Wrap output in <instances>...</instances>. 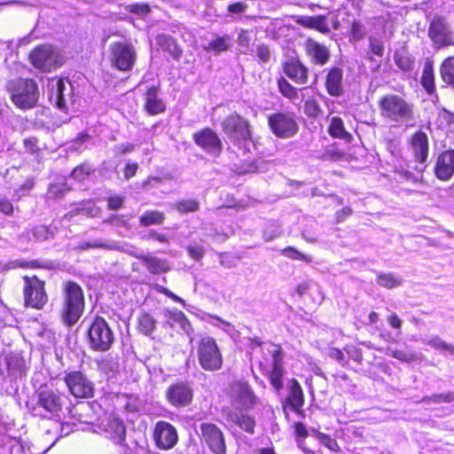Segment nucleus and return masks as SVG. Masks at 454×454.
Masks as SVG:
<instances>
[{
  "label": "nucleus",
  "mask_w": 454,
  "mask_h": 454,
  "mask_svg": "<svg viewBox=\"0 0 454 454\" xmlns=\"http://www.w3.org/2000/svg\"><path fill=\"white\" fill-rule=\"evenodd\" d=\"M232 403L240 410H250L258 402L251 386L246 381H237L231 386Z\"/></svg>",
  "instance_id": "nucleus-14"
},
{
  "label": "nucleus",
  "mask_w": 454,
  "mask_h": 454,
  "mask_svg": "<svg viewBox=\"0 0 454 454\" xmlns=\"http://www.w3.org/2000/svg\"><path fill=\"white\" fill-rule=\"evenodd\" d=\"M201 437L208 448L215 454H225L226 446L223 434L221 429L213 423L204 422L200 426Z\"/></svg>",
  "instance_id": "nucleus-15"
},
{
  "label": "nucleus",
  "mask_w": 454,
  "mask_h": 454,
  "mask_svg": "<svg viewBox=\"0 0 454 454\" xmlns=\"http://www.w3.org/2000/svg\"><path fill=\"white\" fill-rule=\"evenodd\" d=\"M156 43L163 51H168L175 59H178L182 55V50L174 38L168 35L160 34L157 35Z\"/></svg>",
  "instance_id": "nucleus-34"
},
{
  "label": "nucleus",
  "mask_w": 454,
  "mask_h": 454,
  "mask_svg": "<svg viewBox=\"0 0 454 454\" xmlns=\"http://www.w3.org/2000/svg\"><path fill=\"white\" fill-rule=\"evenodd\" d=\"M421 84L427 93L433 94L435 91L434 68L430 61H427L424 65Z\"/></svg>",
  "instance_id": "nucleus-36"
},
{
  "label": "nucleus",
  "mask_w": 454,
  "mask_h": 454,
  "mask_svg": "<svg viewBox=\"0 0 454 454\" xmlns=\"http://www.w3.org/2000/svg\"><path fill=\"white\" fill-rule=\"evenodd\" d=\"M303 46L311 64L323 67L329 62L331 52L325 44L309 37L305 40Z\"/></svg>",
  "instance_id": "nucleus-21"
},
{
  "label": "nucleus",
  "mask_w": 454,
  "mask_h": 454,
  "mask_svg": "<svg viewBox=\"0 0 454 454\" xmlns=\"http://www.w3.org/2000/svg\"><path fill=\"white\" fill-rule=\"evenodd\" d=\"M63 399L60 394L47 386L41 387L35 395V402H27V406L33 416L50 418L58 416L63 407Z\"/></svg>",
  "instance_id": "nucleus-4"
},
{
  "label": "nucleus",
  "mask_w": 454,
  "mask_h": 454,
  "mask_svg": "<svg viewBox=\"0 0 454 454\" xmlns=\"http://www.w3.org/2000/svg\"><path fill=\"white\" fill-rule=\"evenodd\" d=\"M105 222L109 223L116 227H124L127 229L129 228V223L128 220L125 219L124 215H113Z\"/></svg>",
  "instance_id": "nucleus-59"
},
{
  "label": "nucleus",
  "mask_w": 454,
  "mask_h": 454,
  "mask_svg": "<svg viewBox=\"0 0 454 454\" xmlns=\"http://www.w3.org/2000/svg\"><path fill=\"white\" fill-rule=\"evenodd\" d=\"M171 207L180 214H187L198 211L200 208V202L193 199L182 200L176 201Z\"/></svg>",
  "instance_id": "nucleus-43"
},
{
  "label": "nucleus",
  "mask_w": 454,
  "mask_h": 454,
  "mask_svg": "<svg viewBox=\"0 0 454 454\" xmlns=\"http://www.w3.org/2000/svg\"><path fill=\"white\" fill-rule=\"evenodd\" d=\"M268 352L271 356V370L268 372V377L271 386L279 391L283 388L282 378L285 373L283 351L279 346L270 344Z\"/></svg>",
  "instance_id": "nucleus-18"
},
{
  "label": "nucleus",
  "mask_w": 454,
  "mask_h": 454,
  "mask_svg": "<svg viewBox=\"0 0 454 454\" xmlns=\"http://www.w3.org/2000/svg\"><path fill=\"white\" fill-rule=\"evenodd\" d=\"M200 366L206 371H217L222 367L223 357L214 338L202 337L197 348Z\"/></svg>",
  "instance_id": "nucleus-7"
},
{
  "label": "nucleus",
  "mask_w": 454,
  "mask_h": 454,
  "mask_svg": "<svg viewBox=\"0 0 454 454\" xmlns=\"http://www.w3.org/2000/svg\"><path fill=\"white\" fill-rule=\"evenodd\" d=\"M287 402L291 408L295 412H297L298 414L302 413L301 408L304 404L303 391L301 389V385L295 379H292L290 382L289 395L287 397Z\"/></svg>",
  "instance_id": "nucleus-30"
},
{
  "label": "nucleus",
  "mask_w": 454,
  "mask_h": 454,
  "mask_svg": "<svg viewBox=\"0 0 454 454\" xmlns=\"http://www.w3.org/2000/svg\"><path fill=\"white\" fill-rule=\"evenodd\" d=\"M222 130L229 140L242 152L243 155L256 149L252 138L251 126L247 120L237 113L228 115L223 121Z\"/></svg>",
  "instance_id": "nucleus-1"
},
{
  "label": "nucleus",
  "mask_w": 454,
  "mask_h": 454,
  "mask_svg": "<svg viewBox=\"0 0 454 454\" xmlns=\"http://www.w3.org/2000/svg\"><path fill=\"white\" fill-rule=\"evenodd\" d=\"M166 324L170 327H174L176 324L179 325L183 329H185V325H188V320L185 315L180 310H168L166 309L163 313Z\"/></svg>",
  "instance_id": "nucleus-39"
},
{
  "label": "nucleus",
  "mask_w": 454,
  "mask_h": 454,
  "mask_svg": "<svg viewBox=\"0 0 454 454\" xmlns=\"http://www.w3.org/2000/svg\"><path fill=\"white\" fill-rule=\"evenodd\" d=\"M304 111L310 117H317L322 112L319 104L315 99H309L305 102Z\"/></svg>",
  "instance_id": "nucleus-53"
},
{
  "label": "nucleus",
  "mask_w": 454,
  "mask_h": 454,
  "mask_svg": "<svg viewBox=\"0 0 454 454\" xmlns=\"http://www.w3.org/2000/svg\"><path fill=\"white\" fill-rule=\"evenodd\" d=\"M282 254L293 260H300L306 262H310L312 261L310 256L306 255L291 247L283 249Z\"/></svg>",
  "instance_id": "nucleus-51"
},
{
  "label": "nucleus",
  "mask_w": 454,
  "mask_h": 454,
  "mask_svg": "<svg viewBox=\"0 0 454 454\" xmlns=\"http://www.w3.org/2000/svg\"><path fill=\"white\" fill-rule=\"evenodd\" d=\"M33 66L44 72H51L64 64L60 51L50 44H43L33 50L29 55Z\"/></svg>",
  "instance_id": "nucleus-6"
},
{
  "label": "nucleus",
  "mask_w": 454,
  "mask_h": 454,
  "mask_svg": "<svg viewBox=\"0 0 454 454\" xmlns=\"http://www.w3.org/2000/svg\"><path fill=\"white\" fill-rule=\"evenodd\" d=\"M391 356L403 362H412L418 358V355L415 353H408L401 350L394 349L391 350Z\"/></svg>",
  "instance_id": "nucleus-58"
},
{
  "label": "nucleus",
  "mask_w": 454,
  "mask_h": 454,
  "mask_svg": "<svg viewBox=\"0 0 454 454\" xmlns=\"http://www.w3.org/2000/svg\"><path fill=\"white\" fill-rule=\"evenodd\" d=\"M428 37L434 49H442L454 44L453 32L446 19L442 16H434L430 21Z\"/></svg>",
  "instance_id": "nucleus-11"
},
{
  "label": "nucleus",
  "mask_w": 454,
  "mask_h": 454,
  "mask_svg": "<svg viewBox=\"0 0 454 454\" xmlns=\"http://www.w3.org/2000/svg\"><path fill=\"white\" fill-rule=\"evenodd\" d=\"M285 74L298 84H305L309 78L308 67L298 59L292 57L283 67Z\"/></svg>",
  "instance_id": "nucleus-22"
},
{
  "label": "nucleus",
  "mask_w": 454,
  "mask_h": 454,
  "mask_svg": "<svg viewBox=\"0 0 454 454\" xmlns=\"http://www.w3.org/2000/svg\"><path fill=\"white\" fill-rule=\"evenodd\" d=\"M93 172H94V168L90 164L82 163L80 166L76 167L73 170L71 175L74 179H75L79 182H82Z\"/></svg>",
  "instance_id": "nucleus-47"
},
{
  "label": "nucleus",
  "mask_w": 454,
  "mask_h": 454,
  "mask_svg": "<svg viewBox=\"0 0 454 454\" xmlns=\"http://www.w3.org/2000/svg\"><path fill=\"white\" fill-rule=\"evenodd\" d=\"M454 402V391H450L443 394H434L430 396H424L421 403H442Z\"/></svg>",
  "instance_id": "nucleus-45"
},
{
  "label": "nucleus",
  "mask_w": 454,
  "mask_h": 454,
  "mask_svg": "<svg viewBox=\"0 0 454 454\" xmlns=\"http://www.w3.org/2000/svg\"><path fill=\"white\" fill-rule=\"evenodd\" d=\"M394 62L403 72H410L415 66V58L403 47L395 51Z\"/></svg>",
  "instance_id": "nucleus-32"
},
{
  "label": "nucleus",
  "mask_w": 454,
  "mask_h": 454,
  "mask_svg": "<svg viewBox=\"0 0 454 454\" xmlns=\"http://www.w3.org/2000/svg\"><path fill=\"white\" fill-rule=\"evenodd\" d=\"M424 342L435 349L448 351L450 354L454 355V345L445 342L439 336H434L427 340H424Z\"/></svg>",
  "instance_id": "nucleus-46"
},
{
  "label": "nucleus",
  "mask_w": 454,
  "mask_h": 454,
  "mask_svg": "<svg viewBox=\"0 0 454 454\" xmlns=\"http://www.w3.org/2000/svg\"><path fill=\"white\" fill-rule=\"evenodd\" d=\"M192 395V388L184 382L172 384L166 392L167 400L175 407H184L190 404Z\"/></svg>",
  "instance_id": "nucleus-20"
},
{
  "label": "nucleus",
  "mask_w": 454,
  "mask_h": 454,
  "mask_svg": "<svg viewBox=\"0 0 454 454\" xmlns=\"http://www.w3.org/2000/svg\"><path fill=\"white\" fill-rule=\"evenodd\" d=\"M250 40H251V38L248 35V32L247 30L241 29L239 31V33L238 35V38H237L238 45L240 48L247 50L249 47Z\"/></svg>",
  "instance_id": "nucleus-61"
},
{
  "label": "nucleus",
  "mask_w": 454,
  "mask_h": 454,
  "mask_svg": "<svg viewBox=\"0 0 454 454\" xmlns=\"http://www.w3.org/2000/svg\"><path fill=\"white\" fill-rule=\"evenodd\" d=\"M91 247L92 248H102L106 250H113V249H120L121 248V243L115 240H109V241H102V240H94L91 241Z\"/></svg>",
  "instance_id": "nucleus-56"
},
{
  "label": "nucleus",
  "mask_w": 454,
  "mask_h": 454,
  "mask_svg": "<svg viewBox=\"0 0 454 454\" xmlns=\"http://www.w3.org/2000/svg\"><path fill=\"white\" fill-rule=\"evenodd\" d=\"M186 251L189 256L195 261H200L205 254L204 247L198 244L188 245L186 247Z\"/></svg>",
  "instance_id": "nucleus-54"
},
{
  "label": "nucleus",
  "mask_w": 454,
  "mask_h": 454,
  "mask_svg": "<svg viewBox=\"0 0 454 454\" xmlns=\"http://www.w3.org/2000/svg\"><path fill=\"white\" fill-rule=\"evenodd\" d=\"M27 364L20 353H9L0 356V373L11 380L21 377L26 373Z\"/></svg>",
  "instance_id": "nucleus-16"
},
{
  "label": "nucleus",
  "mask_w": 454,
  "mask_h": 454,
  "mask_svg": "<svg viewBox=\"0 0 454 454\" xmlns=\"http://www.w3.org/2000/svg\"><path fill=\"white\" fill-rule=\"evenodd\" d=\"M248 5L245 2H236L227 6V11L231 14L245 12Z\"/></svg>",
  "instance_id": "nucleus-62"
},
{
  "label": "nucleus",
  "mask_w": 454,
  "mask_h": 454,
  "mask_svg": "<svg viewBox=\"0 0 454 454\" xmlns=\"http://www.w3.org/2000/svg\"><path fill=\"white\" fill-rule=\"evenodd\" d=\"M278 87L279 92L284 97L292 100L293 102L300 99L298 90L295 89L284 77H281L278 80Z\"/></svg>",
  "instance_id": "nucleus-40"
},
{
  "label": "nucleus",
  "mask_w": 454,
  "mask_h": 454,
  "mask_svg": "<svg viewBox=\"0 0 454 454\" xmlns=\"http://www.w3.org/2000/svg\"><path fill=\"white\" fill-rule=\"evenodd\" d=\"M156 320L148 313H143L137 317V328L145 335L151 334L155 329Z\"/></svg>",
  "instance_id": "nucleus-41"
},
{
  "label": "nucleus",
  "mask_w": 454,
  "mask_h": 454,
  "mask_svg": "<svg viewBox=\"0 0 454 454\" xmlns=\"http://www.w3.org/2000/svg\"><path fill=\"white\" fill-rule=\"evenodd\" d=\"M141 261L147 270L153 274L167 272L170 269L169 264L166 260H161L149 254H143Z\"/></svg>",
  "instance_id": "nucleus-33"
},
{
  "label": "nucleus",
  "mask_w": 454,
  "mask_h": 454,
  "mask_svg": "<svg viewBox=\"0 0 454 454\" xmlns=\"http://www.w3.org/2000/svg\"><path fill=\"white\" fill-rule=\"evenodd\" d=\"M145 107L150 114H158L165 111V105L158 97V88L153 86L145 93Z\"/></svg>",
  "instance_id": "nucleus-31"
},
{
  "label": "nucleus",
  "mask_w": 454,
  "mask_h": 454,
  "mask_svg": "<svg viewBox=\"0 0 454 454\" xmlns=\"http://www.w3.org/2000/svg\"><path fill=\"white\" fill-rule=\"evenodd\" d=\"M369 50L370 52L377 57H383L385 52V46L382 41L375 36L369 37Z\"/></svg>",
  "instance_id": "nucleus-50"
},
{
  "label": "nucleus",
  "mask_w": 454,
  "mask_h": 454,
  "mask_svg": "<svg viewBox=\"0 0 454 454\" xmlns=\"http://www.w3.org/2000/svg\"><path fill=\"white\" fill-rule=\"evenodd\" d=\"M111 62L121 71L130 70L137 59L136 50L131 43L117 42L110 45Z\"/></svg>",
  "instance_id": "nucleus-10"
},
{
  "label": "nucleus",
  "mask_w": 454,
  "mask_h": 454,
  "mask_svg": "<svg viewBox=\"0 0 454 454\" xmlns=\"http://www.w3.org/2000/svg\"><path fill=\"white\" fill-rule=\"evenodd\" d=\"M128 10L130 12L138 14V15H145L150 12V7L147 4H131L128 7Z\"/></svg>",
  "instance_id": "nucleus-64"
},
{
  "label": "nucleus",
  "mask_w": 454,
  "mask_h": 454,
  "mask_svg": "<svg viewBox=\"0 0 454 454\" xmlns=\"http://www.w3.org/2000/svg\"><path fill=\"white\" fill-rule=\"evenodd\" d=\"M325 86L327 93L332 97L343 95V70L339 67L329 69L325 75Z\"/></svg>",
  "instance_id": "nucleus-24"
},
{
  "label": "nucleus",
  "mask_w": 454,
  "mask_h": 454,
  "mask_svg": "<svg viewBox=\"0 0 454 454\" xmlns=\"http://www.w3.org/2000/svg\"><path fill=\"white\" fill-rule=\"evenodd\" d=\"M33 237L35 240H46L52 237L50 229L44 225H38L29 231V238Z\"/></svg>",
  "instance_id": "nucleus-49"
},
{
  "label": "nucleus",
  "mask_w": 454,
  "mask_h": 454,
  "mask_svg": "<svg viewBox=\"0 0 454 454\" xmlns=\"http://www.w3.org/2000/svg\"><path fill=\"white\" fill-rule=\"evenodd\" d=\"M69 392L76 398H90L94 394V384L82 372H68L64 379Z\"/></svg>",
  "instance_id": "nucleus-13"
},
{
  "label": "nucleus",
  "mask_w": 454,
  "mask_h": 454,
  "mask_svg": "<svg viewBox=\"0 0 454 454\" xmlns=\"http://www.w3.org/2000/svg\"><path fill=\"white\" fill-rule=\"evenodd\" d=\"M351 35L355 40H360L364 35V27L358 21H354L350 30Z\"/></svg>",
  "instance_id": "nucleus-63"
},
{
  "label": "nucleus",
  "mask_w": 454,
  "mask_h": 454,
  "mask_svg": "<svg viewBox=\"0 0 454 454\" xmlns=\"http://www.w3.org/2000/svg\"><path fill=\"white\" fill-rule=\"evenodd\" d=\"M377 284L385 288H395L403 283V279L394 273H380L377 276Z\"/></svg>",
  "instance_id": "nucleus-42"
},
{
  "label": "nucleus",
  "mask_w": 454,
  "mask_h": 454,
  "mask_svg": "<svg viewBox=\"0 0 454 454\" xmlns=\"http://www.w3.org/2000/svg\"><path fill=\"white\" fill-rule=\"evenodd\" d=\"M49 85L51 86V100L55 102L58 108L65 109L67 106L66 97L70 95L72 90L70 82L59 78L52 80Z\"/></svg>",
  "instance_id": "nucleus-23"
},
{
  "label": "nucleus",
  "mask_w": 454,
  "mask_h": 454,
  "mask_svg": "<svg viewBox=\"0 0 454 454\" xmlns=\"http://www.w3.org/2000/svg\"><path fill=\"white\" fill-rule=\"evenodd\" d=\"M194 143L206 153L218 157L223 151L219 136L211 129L205 128L192 136Z\"/></svg>",
  "instance_id": "nucleus-17"
},
{
  "label": "nucleus",
  "mask_w": 454,
  "mask_h": 454,
  "mask_svg": "<svg viewBox=\"0 0 454 454\" xmlns=\"http://www.w3.org/2000/svg\"><path fill=\"white\" fill-rule=\"evenodd\" d=\"M255 54L262 63H269L271 58L270 47L263 43L256 46Z\"/></svg>",
  "instance_id": "nucleus-55"
},
{
  "label": "nucleus",
  "mask_w": 454,
  "mask_h": 454,
  "mask_svg": "<svg viewBox=\"0 0 454 454\" xmlns=\"http://www.w3.org/2000/svg\"><path fill=\"white\" fill-rule=\"evenodd\" d=\"M89 343L96 351L108 350L114 340V333L102 317H97L88 330Z\"/></svg>",
  "instance_id": "nucleus-8"
},
{
  "label": "nucleus",
  "mask_w": 454,
  "mask_h": 454,
  "mask_svg": "<svg viewBox=\"0 0 454 454\" xmlns=\"http://www.w3.org/2000/svg\"><path fill=\"white\" fill-rule=\"evenodd\" d=\"M105 431L116 443H122L126 438V427L119 418H109L105 426Z\"/></svg>",
  "instance_id": "nucleus-28"
},
{
  "label": "nucleus",
  "mask_w": 454,
  "mask_h": 454,
  "mask_svg": "<svg viewBox=\"0 0 454 454\" xmlns=\"http://www.w3.org/2000/svg\"><path fill=\"white\" fill-rule=\"evenodd\" d=\"M12 101L20 109H29L35 106L39 91L37 83L33 79H20L9 84Z\"/></svg>",
  "instance_id": "nucleus-5"
},
{
  "label": "nucleus",
  "mask_w": 454,
  "mask_h": 454,
  "mask_svg": "<svg viewBox=\"0 0 454 454\" xmlns=\"http://www.w3.org/2000/svg\"><path fill=\"white\" fill-rule=\"evenodd\" d=\"M231 45V36L224 35L211 40L207 46L205 47V50L209 52H214L215 54H219L220 52L228 51Z\"/></svg>",
  "instance_id": "nucleus-35"
},
{
  "label": "nucleus",
  "mask_w": 454,
  "mask_h": 454,
  "mask_svg": "<svg viewBox=\"0 0 454 454\" xmlns=\"http://www.w3.org/2000/svg\"><path fill=\"white\" fill-rule=\"evenodd\" d=\"M268 124L272 133L279 138H290L299 129L295 114L291 112H278L269 115Z\"/></svg>",
  "instance_id": "nucleus-9"
},
{
  "label": "nucleus",
  "mask_w": 454,
  "mask_h": 454,
  "mask_svg": "<svg viewBox=\"0 0 454 454\" xmlns=\"http://www.w3.org/2000/svg\"><path fill=\"white\" fill-rule=\"evenodd\" d=\"M328 132L332 137L338 138H345L348 136V133L344 128L342 120L336 116L332 118Z\"/></svg>",
  "instance_id": "nucleus-44"
},
{
  "label": "nucleus",
  "mask_w": 454,
  "mask_h": 454,
  "mask_svg": "<svg viewBox=\"0 0 454 454\" xmlns=\"http://www.w3.org/2000/svg\"><path fill=\"white\" fill-rule=\"evenodd\" d=\"M165 220V215L157 210H147L139 217L141 226L147 227L153 224H161Z\"/></svg>",
  "instance_id": "nucleus-38"
},
{
  "label": "nucleus",
  "mask_w": 454,
  "mask_h": 454,
  "mask_svg": "<svg viewBox=\"0 0 454 454\" xmlns=\"http://www.w3.org/2000/svg\"><path fill=\"white\" fill-rule=\"evenodd\" d=\"M380 115L397 125L413 122L414 105L397 94H387L379 100Z\"/></svg>",
  "instance_id": "nucleus-2"
},
{
  "label": "nucleus",
  "mask_w": 454,
  "mask_h": 454,
  "mask_svg": "<svg viewBox=\"0 0 454 454\" xmlns=\"http://www.w3.org/2000/svg\"><path fill=\"white\" fill-rule=\"evenodd\" d=\"M98 366L100 370L105 372L106 373L115 372L119 369L118 363L110 355L106 356L101 360H99Z\"/></svg>",
  "instance_id": "nucleus-48"
},
{
  "label": "nucleus",
  "mask_w": 454,
  "mask_h": 454,
  "mask_svg": "<svg viewBox=\"0 0 454 454\" xmlns=\"http://www.w3.org/2000/svg\"><path fill=\"white\" fill-rule=\"evenodd\" d=\"M124 198L120 195H113L107 199V207L110 210H117L123 205Z\"/></svg>",
  "instance_id": "nucleus-60"
},
{
  "label": "nucleus",
  "mask_w": 454,
  "mask_h": 454,
  "mask_svg": "<svg viewBox=\"0 0 454 454\" xmlns=\"http://www.w3.org/2000/svg\"><path fill=\"white\" fill-rule=\"evenodd\" d=\"M153 438L158 448L172 449L177 442L176 429L168 422L159 421L154 428Z\"/></svg>",
  "instance_id": "nucleus-19"
},
{
  "label": "nucleus",
  "mask_w": 454,
  "mask_h": 454,
  "mask_svg": "<svg viewBox=\"0 0 454 454\" xmlns=\"http://www.w3.org/2000/svg\"><path fill=\"white\" fill-rule=\"evenodd\" d=\"M440 75L445 83L454 86V57H448L442 62Z\"/></svg>",
  "instance_id": "nucleus-37"
},
{
  "label": "nucleus",
  "mask_w": 454,
  "mask_h": 454,
  "mask_svg": "<svg viewBox=\"0 0 454 454\" xmlns=\"http://www.w3.org/2000/svg\"><path fill=\"white\" fill-rule=\"evenodd\" d=\"M25 304L35 309H41L47 302L48 297L44 290V282L37 277H24Z\"/></svg>",
  "instance_id": "nucleus-12"
},
{
  "label": "nucleus",
  "mask_w": 454,
  "mask_h": 454,
  "mask_svg": "<svg viewBox=\"0 0 454 454\" xmlns=\"http://www.w3.org/2000/svg\"><path fill=\"white\" fill-rule=\"evenodd\" d=\"M62 306L60 317L67 325H74L82 317L84 310V294L82 287L74 281L62 284Z\"/></svg>",
  "instance_id": "nucleus-3"
},
{
  "label": "nucleus",
  "mask_w": 454,
  "mask_h": 454,
  "mask_svg": "<svg viewBox=\"0 0 454 454\" xmlns=\"http://www.w3.org/2000/svg\"><path fill=\"white\" fill-rule=\"evenodd\" d=\"M436 176L442 180H449L454 173V150H447L442 153L434 167Z\"/></svg>",
  "instance_id": "nucleus-25"
},
{
  "label": "nucleus",
  "mask_w": 454,
  "mask_h": 454,
  "mask_svg": "<svg viewBox=\"0 0 454 454\" xmlns=\"http://www.w3.org/2000/svg\"><path fill=\"white\" fill-rule=\"evenodd\" d=\"M68 189L67 188L66 184H51L48 189V196L49 198H59L63 196Z\"/></svg>",
  "instance_id": "nucleus-52"
},
{
  "label": "nucleus",
  "mask_w": 454,
  "mask_h": 454,
  "mask_svg": "<svg viewBox=\"0 0 454 454\" xmlns=\"http://www.w3.org/2000/svg\"><path fill=\"white\" fill-rule=\"evenodd\" d=\"M317 437L318 441L329 450L336 451L339 449L336 440L333 439L330 435H327L323 433H318Z\"/></svg>",
  "instance_id": "nucleus-57"
},
{
  "label": "nucleus",
  "mask_w": 454,
  "mask_h": 454,
  "mask_svg": "<svg viewBox=\"0 0 454 454\" xmlns=\"http://www.w3.org/2000/svg\"><path fill=\"white\" fill-rule=\"evenodd\" d=\"M295 22L303 27L315 29L322 34H328L330 32V27L325 15L298 16Z\"/></svg>",
  "instance_id": "nucleus-27"
},
{
  "label": "nucleus",
  "mask_w": 454,
  "mask_h": 454,
  "mask_svg": "<svg viewBox=\"0 0 454 454\" xmlns=\"http://www.w3.org/2000/svg\"><path fill=\"white\" fill-rule=\"evenodd\" d=\"M227 419L248 434H254V432L255 420L247 414L238 411H230L227 414Z\"/></svg>",
  "instance_id": "nucleus-29"
},
{
  "label": "nucleus",
  "mask_w": 454,
  "mask_h": 454,
  "mask_svg": "<svg viewBox=\"0 0 454 454\" xmlns=\"http://www.w3.org/2000/svg\"><path fill=\"white\" fill-rule=\"evenodd\" d=\"M411 145L416 160L421 163L425 162L428 156V139L423 131H417L413 134Z\"/></svg>",
  "instance_id": "nucleus-26"
}]
</instances>
